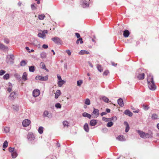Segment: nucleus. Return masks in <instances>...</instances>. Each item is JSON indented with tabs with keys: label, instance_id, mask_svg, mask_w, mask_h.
Masks as SVG:
<instances>
[{
	"label": "nucleus",
	"instance_id": "nucleus-1",
	"mask_svg": "<svg viewBox=\"0 0 159 159\" xmlns=\"http://www.w3.org/2000/svg\"><path fill=\"white\" fill-rule=\"evenodd\" d=\"M147 81L149 88L151 90H154L156 86L153 81V77L150 74L148 75Z\"/></svg>",
	"mask_w": 159,
	"mask_h": 159
},
{
	"label": "nucleus",
	"instance_id": "nucleus-2",
	"mask_svg": "<svg viewBox=\"0 0 159 159\" xmlns=\"http://www.w3.org/2000/svg\"><path fill=\"white\" fill-rule=\"evenodd\" d=\"M142 71L141 68L139 69L136 73V76L139 80H143L144 78V73L143 71L142 72Z\"/></svg>",
	"mask_w": 159,
	"mask_h": 159
},
{
	"label": "nucleus",
	"instance_id": "nucleus-3",
	"mask_svg": "<svg viewBox=\"0 0 159 159\" xmlns=\"http://www.w3.org/2000/svg\"><path fill=\"white\" fill-rule=\"evenodd\" d=\"M52 40L57 44H60L62 42L61 39L57 37H55L52 39Z\"/></svg>",
	"mask_w": 159,
	"mask_h": 159
},
{
	"label": "nucleus",
	"instance_id": "nucleus-4",
	"mask_svg": "<svg viewBox=\"0 0 159 159\" xmlns=\"http://www.w3.org/2000/svg\"><path fill=\"white\" fill-rule=\"evenodd\" d=\"M43 116L44 117H48L49 118H51L52 116V115L51 112L45 111L43 113Z\"/></svg>",
	"mask_w": 159,
	"mask_h": 159
},
{
	"label": "nucleus",
	"instance_id": "nucleus-5",
	"mask_svg": "<svg viewBox=\"0 0 159 159\" xmlns=\"http://www.w3.org/2000/svg\"><path fill=\"white\" fill-rule=\"evenodd\" d=\"M47 33L48 31L47 30H44L42 33H39L38 34V36L39 38L44 39L46 37L45 34Z\"/></svg>",
	"mask_w": 159,
	"mask_h": 159
},
{
	"label": "nucleus",
	"instance_id": "nucleus-6",
	"mask_svg": "<svg viewBox=\"0 0 159 159\" xmlns=\"http://www.w3.org/2000/svg\"><path fill=\"white\" fill-rule=\"evenodd\" d=\"M40 94V91L38 89H35L33 92V95L34 97H36L39 96Z\"/></svg>",
	"mask_w": 159,
	"mask_h": 159
},
{
	"label": "nucleus",
	"instance_id": "nucleus-7",
	"mask_svg": "<svg viewBox=\"0 0 159 159\" xmlns=\"http://www.w3.org/2000/svg\"><path fill=\"white\" fill-rule=\"evenodd\" d=\"M30 121L28 119H25L22 122V125L24 127L28 126L30 124Z\"/></svg>",
	"mask_w": 159,
	"mask_h": 159
},
{
	"label": "nucleus",
	"instance_id": "nucleus-8",
	"mask_svg": "<svg viewBox=\"0 0 159 159\" xmlns=\"http://www.w3.org/2000/svg\"><path fill=\"white\" fill-rule=\"evenodd\" d=\"M27 138L28 140L32 141L34 140L35 137L33 133H29L27 135Z\"/></svg>",
	"mask_w": 159,
	"mask_h": 159
},
{
	"label": "nucleus",
	"instance_id": "nucleus-9",
	"mask_svg": "<svg viewBox=\"0 0 159 159\" xmlns=\"http://www.w3.org/2000/svg\"><path fill=\"white\" fill-rule=\"evenodd\" d=\"M153 133L151 131L148 132V133H145V136L144 139L152 138L153 137Z\"/></svg>",
	"mask_w": 159,
	"mask_h": 159
},
{
	"label": "nucleus",
	"instance_id": "nucleus-10",
	"mask_svg": "<svg viewBox=\"0 0 159 159\" xmlns=\"http://www.w3.org/2000/svg\"><path fill=\"white\" fill-rule=\"evenodd\" d=\"M16 98V93L15 92H12L9 96V98L11 100H13Z\"/></svg>",
	"mask_w": 159,
	"mask_h": 159
},
{
	"label": "nucleus",
	"instance_id": "nucleus-11",
	"mask_svg": "<svg viewBox=\"0 0 159 159\" xmlns=\"http://www.w3.org/2000/svg\"><path fill=\"white\" fill-rule=\"evenodd\" d=\"M92 113L93 114L95 115L96 117H97L99 116V110L98 109L93 108V111Z\"/></svg>",
	"mask_w": 159,
	"mask_h": 159
},
{
	"label": "nucleus",
	"instance_id": "nucleus-12",
	"mask_svg": "<svg viewBox=\"0 0 159 159\" xmlns=\"http://www.w3.org/2000/svg\"><path fill=\"white\" fill-rule=\"evenodd\" d=\"M116 139L117 140L120 141H124L126 140L125 137L123 135L118 136Z\"/></svg>",
	"mask_w": 159,
	"mask_h": 159
},
{
	"label": "nucleus",
	"instance_id": "nucleus-13",
	"mask_svg": "<svg viewBox=\"0 0 159 159\" xmlns=\"http://www.w3.org/2000/svg\"><path fill=\"white\" fill-rule=\"evenodd\" d=\"M137 132L141 137L144 139L145 136V133L139 130H137Z\"/></svg>",
	"mask_w": 159,
	"mask_h": 159
},
{
	"label": "nucleus",
	"instance_id": "nucleus-14",
	"mask_svg": "<svg viewBox=\"0 0 159 159\" xmlns=\"http://www.w3.org/2000/svg\"><path fill=\"white\" fill-rule=\"evenodd\" d=\"M124 113L126 115H127L129 116H132L133 115V113L131 112L129 110H125Z\"/></svg>",
	"mask_w": 159,
	"mask_h": 159
},
{
	"label": "nucleus",
	"instance_id": "nucleus-15",
	"mask_svg": "<svg viewBox=\"0 0 159 159\" xmlns=\"http://www.w3.org/2000/svg\"><path fill=\"white\" fill-rule=\"evenodd\" d=\"M61 94V92L60 90H57L55 93V98L56 99Z\"/></svg>",
	"mask_w": 159,
	"mask_h": 159
},
{
	"label": "nucleus",
	"instance_id": "nucleus-16",
	"mask_svg": "<svg viewBox=\"0 0 159 159\" xmlns=\"http://www.w3.org/2000/svg\"><path fill=\"white\" fill-rule=\"evenodd\" d=\"M82 7L84 8H86L89 6V3L87 1L84 0L82 1Z\"/></svg>",
	"mask_w": 159,
	"mask_h": 159
},
{
	"label": "nucleus",
	"instance_id": "nucleus-17",
	"mask_svg": "<svg viewBox=\"0 0 159 159\" xmlns=\"http://www.w3.org/2000/svg\"><path fill=\"white\" fill-rule=\"evenodd\" d=\"M118 104L121 107H122L124 106L123 100L121 98H119L117 100Z\"/></svg>",
	"mask_w": 159,
	"mask_h": 159
},
{
	"label": "nucleus",
	"instance_id": "nucleus-18",
	"mask_svg": "<svg viewBox=\"0 0 159 159\" xmlns=\"http://www.w3.org/2000/svg\"><path fill=\"white\" fill-rule=\"evenodd\" d=\"M79 54L81 55L84 54H89V52L85 50H82L79 52Z\"/></svg>",
	"mask_w": 159,
	"mask_h": 159
},
{
	"label": "nucleus",
	"instance_id": "nucleus-19",
	"mask_svg": "<svg viewBox=\"0 0 159 159\" xmlns=\"http://www.w3.org/2000/svg\"><path fill=\"white\" fill-rule=\"evenodd\" d=\"M124 124L126 125L125 132L127 133L128 132L129 129V127L128 123L126 121L124 122Z\"/></svg>",
	"mask_w": 159,
	"mask_h": 159
},
{
	"label": "nucleus",
	"instance_id": "nucleus-20",
	"mask_svg": "<svg viewBox=\"0 0 159 159\" xmlns=\"http://www.w3.org/2000/svg\"><path fill=\"white\" fill-rule=\"evenodd\" d=\"M27 75L26 72H24L22 76V79L24 81H26L27 80Z\"/></svg>",
	"mask_w": 159,
	"mask_h": 159
},
{
	"label": "nucleus",
	"instance_id": "nucleus-21",
	"mask_svg": "<svg viewBox=\"0 0 159 159\" xmlns=\"http://www.w3.org/2000/svg\"><path fill=\"white\" fill-rule=\"evenodd\" d=\"M123 34L124 37H127L129 34V32L128 30H126L124 31Z\"/></svg>",
	"mask_w": 159,
	"mask_h": 159
},
{
	"label": "nucleus",
	"instance_id": "nucleus-22",
	"mask_svg": "<svg viewBox=\"0 0 159 159\" xmlns=\"http://www.w3.org/2000/svg\"><path fill=\"white\" fill-rule=\"evenodd\" d=\"M65 81L63 80L58 81L57 83L58 86L60 87H61L62 85L65 84Z\"/></svg>",
	"mask_w": 159,
	"mask_h": 159
},
{
	"label": "nucleus",
	"instance_id": "nucleus-23",
	"mask_svg": "<svg viewBox=\"0 0 159 159\" xmlns=\"http://www.w3.org/2000/svg\"><path fill=\"white\" fill-rule=\"evenodd\" d=\"M97 121L96 120H92L90 122V125L92 126H95L97 124Z\"/></svg>",
	"mask_w": 159,
	"mask_h": 159
},
{
	"label": "nucleus",
	"instance_id": "nucleus-24",
	"mask_svg": "<svg viewBox=\"0 0 159 159\" xmlns=\"http://www.w3.org/2000/svg\"><path fill=\"white\" fill-rule=\"evenodd\" d=\"M100 99L108 103L109 102V100L108 98L104 96H101V97Z\"/></svg>",
	"mask_w": 159,
	"mask_h": 159
},
{
	"label": "nucleus",
	"instance_id": "nucleus-25",
	"mask_svg": "<svg viewBox=\"0 0 159 159\" xmlns=\"http://www.w3.org/2000/svg\"><path fill=\"white\" fill-rule=\"evenodd\" d=\"M84 129L85 131L87 132H88L89 131V129L88 124L86 123L84 126Z\"/></svg>",
	"mask_w": 159,
	"mask_h": 159
},
{
	"label": "nucleus",
	"instance_id": "nucleus-26",
	"mask_svg": "<svg viewBox=\"0 0 159 159\" xmlns=\"http://www.w3.org/2000/svg\"><path fill=\"white\" fill-rule=\"evenodd\" d=\"M82 116L84 117H87L89 119H90L91 117V116L90 114L85 112L83 113Z\"/></svg>",
	"mask_w": 159,
	"mask_h": 159
},
{
	"label": "nucleus",
	"instance_id": "nucleus-27",
	"mask_svg": "<svg viewBox=\"0 0 159 159\" xmlns=\"http://www.w3.org/2000/svg\"><path fill=\"white\" fill-rule=\"evenodd\" d=\"M8 49V47L5 46L2 44L0 43V49L5 50H7Z\"/></svg>",
	"mask_w": 159,
	"mask_h": 159
},
{
	"label": "nucleus",
	"instance_id": "nucleus-28",
	"mask_svg": "<svg viewBox=\"0 0 159 159\" xmlns=\"http://www.w3.org/2000/svg\"><path fill=\"white\" fill-rule=\"evenodd\" d=\"M9 57L10 58L11 60V61H10V63L12 64L13 63V61L15 59L14 56L13 54H10Z\"/></svg>",
	"mask_w": 159,
	"mask_h": 159
},
{
	"label": "nucleus",
	"instance_id": "nucleus-29",
	"mask_svg": "<svg viewBox=\"0 0 159 159\" xmlns=\"http://www.w3.org/2000/svg\"><path fill=\"white\" fill-rule=\"evenodd\" d=\"M17 153L16 152V151H14L11 153V157L12 158H15L17 156Z\"/></svg>",
	"mask_w": 159,
	"mask_h": 159
},
{
	"label": "nucleus",
	"instance_id": "nucleus-30",
	"mask_svg": "<svg viewBox=\"0 0 159 159\" xmlns=\"http://www.w3.org/2000/svg\"><path fill=\"white\" fill-rule=\"evenodd\" d=\"M12 108L16 111H17L19 110V107L17 105H13Z\"/></svg>",
	"mask_w": 159,
	"mask_h": 159
},
{
	"label": "nucleus",
	"instance_id": "nucleus-31",
	"mask_svg": "<svg viewBox=\"0 0 159 159\" xmlns=\"http://www.w3.org/2000/svg\"><path fill=\"white\" fill-rule=\"evenodd\" d=\"M43 127H42V126L39 127L38 129L39 133L40 134H43Z\"/></svg>",
	"mask_w": 159,
	"mask_h": 159
},
{
	"label": "nucleus",
	"instance_id": "nucleus-32",
	"mask_svg": "<svg viewBox=\"0 0 159 159\" xmlns=\"http://www.w3.org/2000/svg\"><path fill=\"white\" fill-rule=\"evenodd\" d=\"M29 70L30 72H34L35 70V67L34 66H29Z\"/></svg>",
	"mask_w": 159,
	"mask_h": 159
},
{
	"label": "nucleus",
	"instance_id": "nucleus-33",
	"mask_svg": "<svg viewBox=\"0 0 159 159\" xmlns=\"http://www.w3.org/2000/svg\"><path fill=\"white\" fill-rule=\"evenodd\" d=\"M40 56L41 58H45L46 57V53L44 52H42L41 53Z\"/></svg>",
	"mask_w": 159,
	"mask_h": 159
},
{
	"label": "nucleus",
	"instance_id": "nucleus-34",
	"mask_svg": "<svg viewBox=\"0 0 159 159\" xmlns=\"http://www.w3.org/2000/svg\"><path fill=\"white\" fill-rule=\"evenodd\" d=\"M97 68L98 70L100 72H101L102 71L103 69H102V67L101 65L98 64L97 65Z\"/></svg>",
	"mask_w": 159,
	"mask_h": 159
},
{
	"label": "nucleus",
	"instance_id": "nucleus-35",
	"mask_svg": "<svg viewBox=\"0 0 159 159\" xmlns=\"http://www.w3.org/2000/svg\"><path fill=\"white\" fill-rule=\"evenodd\" d=\"M41 81H46L48 79V75H47L45 76H41Z\"/></svg>",
	"mask_w": 159,
	"mask_h": 159
},
{
	"label": "nucleus",
	"instance_id": "nucleus-36",
	"mask_svg": "<svg viewBox=\"0 0 159 159\" xmlns=\"http://www.w3.org/2000/svg\"><path fill=\"white\" fill-rule=\"evenodd\" d=\"M3 77L4 79L7 80L9 78V74H6L3 76Z\"/></svg>",
	"mask_w": 159,
	"mask_h": 159
},
{
	"label": "nucleus",
	"instance_id": "nucleus-37",
	"mask_svg": "<svg viewBox=\"0 0 159 159\" xmlns=\"http://www.w3.org/2000/svg\"><path fill=\"white\" fill-rule=\"evenodd\" d=\"M40 66L44 70L46 69V66L43 62H41L40 63Z\"/></svg>",
	"mask_w": 159,
	"mask_h": 159
},
{
	"label": "nucleus",
	"instance_id": "nucleus-38",
	"mask_svg": "<svg viewBox=\"0 0 159 159\" xmlns=\"http://www.w3.org/2000/svg\"><path fill=\"white\" fill-rule=\"evenodd\" d=\"M8 145V142L7 140H6L3 143V147L4 148H6L7 147Z\"/></svg>",
	"mask_w": 159,
	"mask_h": 159
},
{
	"label": "nucleus",
	"instance_id": "nucleus-39",
	"mask_svg": "<svg viewBox=\"0 0 159 159\" xmlns=\"http://www.w3.org/2000/svg\"><path fill=\"white\" fill-rule=\"evenodd\" d=\"M80 41V44H82V43H83V42L82 41V38H80L77 40L76 42V43L77 44L79 43Z\"/></svg>",
	"mask_w": 159,
	"mask_h": 159
},
{
	"label": "nucleus",
	"instance_id": "nucleus-40",
	"mask_svg": "<svg viewBox=\"0 0 159 159\" xmlns=\"http://www.w3.org/2000/svg\"><path fill=\"white\" fill-rule=\"evenodd\" d=\"M44 17L45 16L44 14H41L39 15L38 18L40 20H43Z\"/></svg>",
	"mask_w": 159,
	"mask_h": 159
},
{
	"label": "nucleus",
	"instance_id": "nucleus-41",
	"mask_svg": "<svg viewBox=\"0 0 159 159\" xmlns=\"http://www.w3.org/2000/svg\"><path fill=\"white\" fill-rule=\"evenodd\" d=\"M157 115L156 114H153L152 116V118L153 120H155L157 118Z\"/></svg>",
	"mask_w": 159,
	"mask_h": 159
},
{
	"label": "nucleus",
	"instance_id": "nucleus-42",
	"mask_svg": "<svg viewBox=\"0 0 159 159\" xmlns=\"http://www.w3.org/2000/svg\"><path fill=\"white\" fill-rule=\"evenodd\" d=\"M9 87L8 88L7 91L9 92H10L12 90V88H11V87L10 86H12V84L10 83H9Z\"/></svg>",
	"mask_w": 159,
	"mask_h": 159
},
{
	"label": "nucleus",
	"instance_id": "nucleus-43",
	"mask_svg": "<svg viewBox=\"0 0 159 159\" xmlns=\"http://www.w3.org/2000/svg\"><path fill=\"white\" fill-rule=\"evenodd\" d=\"M85 104L87 105H89L90 104V102L89 99L87 98L86 99L85 102Z\"/></svg>",
	"mask_w": 159,
	"mask_h": 159
},
{
	"label": "nucleus",
	"instance_id": "nucleus-44",
	"mask_svg": "<svg viewBox=\"0 0 159 159\" xmlns=\"http://www.w3.org/2000/svg\"><path fill=\"white\" fill-rule=\"evenodd\" d=\"M9 152H11V153L14 151H16V150H15L14 148H12L11 147L9 148L8 149Z\"/></svg>",
	"mask_w": 159,
	"mask_h": 159
},
{
	"label": "nucleus",
	"instance_id": "nucleus-45",
	"mask_svg": "<svg viewBox=\"0 0 159 159\" xmlns=\"http://www.w3.org/2000/svg\"><path fill=\"white\" fill-rule=\"evenodd\" d=\"M113 123L112 122L110 121V122H108V123H107V126L108 127H111V126H112L113 125Z\"/></svg>",
	"mask_w": 159,
	"mask_h": 159
},
{
	"label": "nucleus",
	"instance_id": "nucleus-46",
	"mask_svg": "<svg viewBox=\"0 0 159 159\" xmlns=\"http://www.w3.org/2000/svg\"><path fill=\"white\" fill-rule=\"evenodd\" d=\"M26 64V63L25 61L23 60L20 62V65L22 66H24Z\"/></svg>",
	"mask_w": 159,
	"mask_h": 159
},
{
	"label": "nucleus",
	"instance_id": "nucleus-47",
	"mask_svg": "<svg viewBox=\"0 0 159 159\" xmlns=\"http://www.w3.org/2000/svg\"><path fill=\"white\" fill-rule=\"evenodd\" d=\"M143 109H144L146 111L148 110L149 108V107H148V106L147 105H143Z\"/></svg>",
	"mask_w": 159,
	"mask_h": 159
},
{
	"label": "nucleus",
	"instance_id": "nucleus-48",
	"mask_svg": "<svg viewBox=\"0 0 159 159\" xmlns=\"http://www.w3.org/2000/svg\"><path fill=\"white\" fill-rule=\"evenodd\" d=\"M55 107L57 108H60L61 107V106L60 103H57L55 104Z\"/></svg>",
	"mask_w": 159,
	"mask_h": 159
},
{
	"label": "nucleus",
	"instance_id": "nucleus-49",
	"mask_svg": "<svg viewBox=\"0 0 159 159\" xmlns=\"http://www.w3.org/2000/svg\"><path fill=\"white\" fill-rule=\"evenodd\" d=\"M4 130L5 133H7L9 131V128L8 127H5L4 129Z\"/></svg>",
	"mask_w": 159,
	"mask_h": 159
},
{
	"label": "nucleus",
	"instance_id": "nucleus-50",
	"mask_svg": "<svg viewBox=\"0 0 159 159\" xmlns=\"http://www.w3.org/2000/svg\"><path fill=\"white\" fill-rule=\"evenodd\" d=\"M83 83V81L82 80H79L77 81V85L80 86L81 85V84Z\"/></svg>",
	"mask_w": 159,
	"mask_h": 159
},
{
	"label": "nucleus",
	"instance_id": "nucleus-51",
	"mask_svg": "<svg viewBox=\"0 0 159 159\" xmlns=\"http://www.w3.org/2000/svg\"><path fill=\"white\" fill-rule=\"evenodd\" d=\"M14 76L17 79H20V75L19 74H18L17 73H15L14 74Z\"/></svg>",
	"mask_w": 159,
	"mask_h": 159
},
{
	"label": "nucleus",
	"instance_id": "nucleus-52",
	"mask_svg": "<svg viewBox=\"0 0 159 159\" xmlns=\"http://www.w3.org/2000/svg\"><path fill=\"white\" fill-rule=\"evenodd\" d=\"M6 73V71L3 70H2L0 71V75H2Z\"/></svg>",
	"mask_w": 159,
	"mask_h": 159
},
{
	"label": "nucleus",
	"instance_id": "nucleus-53",
	"mask_svg": "<svg viewBox=\"0 0 159 159\" xmlns=\"http://www.w3.org/2000/svg\"><path fill=\"white\" fill-rule=\"evenodd\" d=\"M63 124L64 126H68V123L66 121H64L63 122Z\"/></svg>",
	"mask_w": 159,
	"mask_h": 159
},
{
	"label": "nucleus",
	"instance_id": "nucleus-54",
	"mask_svg": "<svg viewBox=\"0 0 159 159\" xmlns=\"http://www.w3.org/2000/svg\"><path fill=\"white\" fill-rule=\"evenodd\" d=\"M41 76H39V75L35 77V79L36 80H41Z\"/></svg>",
	"mask_w": 159,
	"mask_h": 159
},
{
	"label": "nucleus",
	"instance_id": "nucleus-55",
	"mask_svg": "<svg viewBox=\"0 0 159 159\" xmlns=\"http://www.w3.org/2000/svg\"><path fill=\"white\" fill-rule=\"evenodd\" d=\"M4 42L5 43L8 44L9 43V40L7 38H5L4 39Z\"/></svg>",
	"mask_w": 159,
	"mask_h": 159
},
{
	"label": "nucleus",
	"instance_id": "nucleus-56",
	"mask_svg": "<svg viewBox=\"0 0 159 159\" xmlns=\"http://www.w3.org/2000/svg\"><path fill=\"white\" fill-rule=\"evenodd\" d=\"M109 73V72L108 70H106L103 72V75H104L106 76Z\"/></svg>",
	"mask_w": 159,
	"mask_h": 159
},
{
	"label": "nucleus",
	"instance_id": "nucleus-57",
	"mask_svg": "<svg viewBox=\"0 0 159 159\" xmlns=\"http://www.w3.org/2000/svg\"><path fill=\"white\" fill-rule=\"evenodd\" d=\"M42 47L43 48L46 49L48 48V46L47 45L45 44H44L43 45Z\"/></svg>",
	"mask_w": 159,
	"mask_h": 159
},
{
	"label": "nucleus",
	"instance_id": "nucleus-58",
	"mask_svg": "<svg viewBox=\"0 0 159 159\" xmlns=\"http://www.w3.org/2000/svg\"><path fill=\"white\" fill-rule=\"evenodd\" d=\"M75 36L77 37V38H80V34L78 33H75Z\"/></svg>",
	"mask_w": 159,
	"mask_h": 159
},
{
	"label": "nucleus",
	"instance_id": "nucleus-59",
	"mask_svg": "<svg viewBox=\"0 0 159 159\" xmlns=\"http://www.w3.org/2000/svg\"><path fill=\"white\" fill-rule=\"evenodd\" d=\"M66 52L68 54L69 56H70L71 54V53L69 50H66Z\"/></svg>",
	"mask_w": 159,
	"mask_h": 159
},
{
	"label": "nucleus",
	"instance_id": "nucleus-60",
	"mask_svg": "<svg viewBox=\"0 0 159 159\" xmlns=\"http://www.w3.org/2000/svg\"><path fill=\"white\" fill-rule=\"evenodd\" d=\"M31 8L32 10H34V9H35V8H36V7H35L34 6V4H32L31 5Z\"/></svg>",
	"mask_w": 159,
	"mask_h": 159
},
{
	"label": "nucleus",
	"instance_id": "nucleus-61",
	"mask_svg": "<svg viewBox=\"0 0 159 159\" xmlns=\"http://www.w3.org/2000/svg\"><path fill=\"white\" fill-rule=\"evenodd\" d=\"M102 120L105 121H108V119H107L105 117H103L102 118Z\"/></svg>",
	"mask_w": 159,
	"mask_h": 159
},
{
	"label": "nucleus",
	"instance_id": "nucleus-62",
	"mask_svg": "<svg viewBox=\"0 0 159 159\" xmlns=\"http://www.w3.org/2000/svg\"><path fill=\"white\" fill-rule=\"evenodd\" d=\"M107 114V113L105 112H103L101 113L100 114L101 116H102L104 115H106Z\"/></svg>",
	"mask_w": 159,
	"mask_h": 159
},
{
	"label": "nucleus",
	"instance_id": "nucleus-63",
	"mask_svg": "<svg viewBox=\"0 0 159 159\" xmlns=\"http://www.w3.org/2000/svg\"><path fill=\"white\" fill-rule=\"evenodd\" d=\"M57 78L58 80H59V81L62 80L61 77L59 75H57Z\"/></svg>",
	"mask_w": 159,
	"mask_h": 159
},
{
	"label": "nucleus",
	"instance_id": "nucleus-64",
	"mask_svg": "<svg viewBox=\"0 0 159 159\" xmlns=\"http://www.w3.org/2000/svg\"><path fill=\"white\" fill-rule=\"evenodd\" d=\"M111 120H116V119H117V118L116 116H114L112 118H111Z\"/></svg>",
	"mask_w": 159,
	"mask_h": 159
}]
</instances>
